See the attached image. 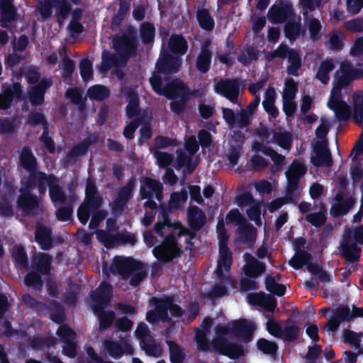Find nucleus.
Listing matches in <instances>:
<instances>
[{
    "label": "nucleus",
    "mask_w": 363,
    "mask_h": 363,
    "mask_svg": "<svg viewBox=\"0 0 363 363\" xmlns=\"http://www.w3.org/2000/svg\"><path fill=\"white\" fill-rule=\"evenodd\" d=\"M149 82L155 93L168 99H190L193 95L189 86L179 78L164 77V79H159L155 76L150 77Z\"/></svg>",
    "instance_id": "nucleus-1"
},
{
    "label": "nucleus",
    "mask_w": 363,
    "mask_h": 363,
    "mask_svg": "<svg viewBox=\"0 0 363 363\" xmlns=\"http://www.w3.org/2000/svg\"><path fill=\"white\" fill-rule=\"evenodd\" d=\"M151 302L155 306V308L148 311L146 313V320L151 324L160 321L170 322L171 318L169 316L168 311L175 318H181L184 313V311L174 302V297L172 296H165L162 298L152 297Z\"/></svg>",
    "instance_id": "nucleus-2"
},
{
    "label": "nucleus",
    "mask_w": 363,
    "mask_h": 363,
    "mask_svg": "<svg viewBox=\"0 0 363 363\" xmlns=\"http://www.w3.org/2000/svg\"><path fill=\"white\" fill-rule=\"evenodd\" d=\"M104 204V199L101 196L99 189L90 178L86 180L85 187V197L83 202L77 209V218L82 225H86L91 214L96 210H99Z\"/></svg>",
    "instance_id": "nucleus-3"
},
{
    "label": "nucleus",
    "mask_w": 363,
    "mask_h": 363,
    "mask_svg": "<svg viewBox=\"0 0 363 363\" xmlns=\"http://www.w3.org/2000/svg\"><path fill=\"white\" fill-rule=\"evenodd\" d=\"M113 47L125 64L128 59L135 57L137 53V36L134 30H130L122 35L116 34L113 38Z\"/></svg>",
    "instance_id": "nucleus-4"
},
{
    "label": "nucleus",
    "mask_w": 363,
    "mask_h": 363,
    "mask_svg": "<svg viewBox=\"0 0 363 363\" xmlns=\"http://www.w3.org/2000/svg\"><path fill=\"white\" fill-rule=\"evenodd\" d=\"M182 63L181 57L162 49L150 77L155 76L159 79H164V77L174 74L179 72Z\"/></svg>",
    "instance_id": "nucleus-5"
},
{
    "label": "nucleus",
    "mask_w": 363,
    "mask_h": 363,
    "mask_svg": "<svg viewBox=\"0 0 363 363\" xmlns=\"http://www.w3.org/2000/svg\"><path fill=\"white\" fill-rule=\"evenodd\" d=\"M52 174H48L39 169L32 172L19 174L21 189L28 191L37 189L40 195H45L47 191V184L52 179Z\"/></svg>",
    "instance_id": "nucleus-6"
},
{
    "label": "nucleus",
    "mask_w": 363,
    "mask_h": 363,
    "mask_svg": "<svg viewBox=\"0 0 363 363\" xmlns=\"http://www.w3.org/2000/svg\"><path fill=\"white\" fill-rule=\"evenodd\" d=\"M143 268V263L132 257L116 256L110 267L111 272L119 274L124 280L128 279L134 271H140Z\"/></svg>",
    "instance_id": "nucleus-7"
},
{
    "label": "nucleus",
    "mask_w": 363,
    "mask_h": 363,
    "mask_svg": "<svg viewBox=\"0 0 363 363\" xmlns=\"http://www.w3.org/2000/svg\"><path fill=\"white\" fill-rule=\"evenodd\" d=\"M241 81L238 78H222L214 85V91L234 104H238Z\"/></svg>",
    "instance_id": "nucleus-8"
},
{
    "label": "nucleus",
    "mask_w": 363,
    "mask_h": 363,
    "mask_svg": "<svg viewBox=\"0 0 363 363\" xmlns=\"http://www.w3.org/2000/svg\"><path fill=\"white\" fill-rule=\"evenodd\" d=\"M296 13L293 5L286 0H280L273 4L268 10V19L273 24L285 23L289 20L295 18Z\"/></svg>",
    "instance_id": "nucleus-9"
},
{
    "label": "nucleus",
    "mask_w": 363,
    "mask_h": 363,
    "mask_svg": "<svg viewBox=\"0 0 363 363\" xmlns=\"http://www.w3.org/2000/svg\"><path fill=\"white\" fill-rule=\"evenodd\" d=\"M19 196L16 200V206L25 215L36 216L40 206V199L30 191L26 189H19Z\"/></svg>",
    "instance_id": "nucleus-10"
},
{
    "label": "nucleus",
    "mask_w": 363,
    "mask_h": 363,
    "mask_svg": "<svg viewBox=\"0 0 363 363\" xmlns=\"http://www.w3.org/2000/svg\"><path fill=\"white\" fill-rule=\"evenodd\" d=\"M23 99V91L19 82H14L3 89L0 93V110L6 111L16 99L21 101Z\"/></svg>",
    "instance_id": "nucleus-11"
},
{
    "label": "nucleus",
    "mask_w": 363,
    "mask_h": 363,
    "mask_svg": "<svg viewBox=\"0 0 363 363\" xmlns=\"http://www.w3.org/2000/svg\"><path fill=\"white\" fill-rule=\"evenodd\" d=\"M39 169L38 161L29 146H24L18 155L17 170L19 174Z\"/></svg>",
    "instance_id": "nucleus-12"
},
{
    "label": "nucleus",
    "mask_w": 363,
    "mask_h": 363,
    "mask_svg": "<svg viewBox=\"0 0 363 363\" xmlns=\"http://www.w3.org/2000/svg\"><path fill=\"white\" fill-rule=\"evenodd\" d=\"M104 347L108 355L116 359H120L125 354L132 355L134 353L133 346L126 339L121 340V342L111 340H105Z\"/></svg>",
    "instance_id": "nucleus-13"
},
{
    "label": "nucleus",
    "mask_w": 363,
    "mask_h": 363,
    "mask_svg": "<svg viewBox=\"0 0 363 363\" xmlns=\"http://www.w3.org/2000/svg\"><path fill=\"white\" fill-rule=\"evenodd\" d=\"M254 332V326L246 319L235 320L230 328V333L238 338H242L246 342L251 341ZM222 333L225 335L230 333L229 329L222 328Z\"/></svg>",
    "instance_id": "nucleus-14"
},
{
    "label": "nucleus",
    "mask_w": 363,
    "mask_h": 363,
    "mask_svg": "<svg viewBox=\"0 0 363 363\" xmlns=\"http://www.w3.org/2000/svg\"><path fill=\"white\" fill-rule=\"evenodd\" d=\"M345 195L342 192H337L333 199L335 203H333L330 208V215L334 218L346 215L352 209L355 203V200L352 196H350L344 199Z\"/></svg>",
    "instance_id": "nucleus-15"
},
{
    "label": "nucleus",
    "mask_w": 363,
    "mask_h": 363,
    "mask_svg": "<svg viewBox=\"0 0 363 363\" xmlns=\"http://www.w3.org/2000/svg\"><path fill=\"white\" fill-rule=\"evenodd\" d=\"M327 141H318L314 146L315 156L311 158V162L317 167H330L333 163L331 153L328 148Z\"/></svg>",
    "instance_id": "nucleus-16"
},
{
    "label": "nucleus",
    "mask_w": 363,
    "mask_h": 363,
    "mask_svg": "<svg viewBox=\"0 0 363 363\" xmlns=\"http://www.w3.org/2000/svg\"><path fill=\"white\" fill-rule=\"evenodd\" d=\"M34 234L35 241L41 250L48 251L52 248L55 240L50 228L38 222L35 225Z\"/></svg>",
    "instance_id": "nucleus-17"
},
{
    "label": "nucleus",
    "mask_w": 363,
    "mask_h": 363,
    "mask_svg": "<svg viewBox=\"0 0 363 363\" xmlns=\"http://www.w3.org/2000/svg\"><path fill=\"white\" fill-rule=\"evenodd\" d=\"M361 248L356 242L351 241L350 236L345 237L340 246L341 257L348 262L359 261L361 256Z\"/></svg>",
    "instance_id": "nucleus-18"
},
{
    "label": "nucleus",
    "mask_w": 363,
    "mask_h": 363,
    "mask_svg": "<svg viewBox=\"0 0 363 363\" xmlns=\"http://www.w3.org/2000/svg\"><path fill=\"white\" fill-rule=\"evenodd\" d=\"M187 221L190 229L199 231L206 223V216L197 206H189L186 210Z\"/></svg>",
    "instance_id": "nucleus-19"
},
{
    "label": "nucleus",
    "mask_w": 363,
    "mask_h": 363,
    "mask_svg": "<svg viewBox=\"0 0 363 363\" xmlns=\"http://www.w3.org/2000/svg\"><path fill=\"white\" fill-rule=\"evenodd\" d=\"M188 48V42L182 34L172 33L167 42V48L164 50L182 58L186 53Z\"/></svg>",
    "instance_id": "nucleus-20"
},
{
    "label": "nucleus",
    "mask_w": 363,
    "mask_h": 363,
    "mask_svg": "<svg viewBox=\"0 0 363 363\" xmlns=\"http://www.w3.org/2000/svg\"><path fill=\"white\" fill-rule=\"evenodd\" d=\"M52 257L48 254L40 252L34 255L31 260V269L49 277L51 274Z\"/></svg>",
    "instance_id": "nucleus-21"
},
{
    "label": "nucleus",
    "mask_w": 363,
    "mask_h": 363,
    "mask_svg": "<svg viewBox=\"0 0 363 363\" xmlns=\"http://www.w3.org/2000/svg\"><path fill=\"white\" fill-rule=\"evenodd\" d=\"M92 301L96 303L94 306L106 307L113 297V286L107 281H102L100 286L93 291L91 295Z\"/></svg>",
    "instance_id": "nucleus-22"
},
{
    "label": "nucleus",
    "mask_w": 363,
    "mask_h": 363,
    "mask_svg": "<svg viewBox=\"0 0 363 363\" xmlns=\"http://www.w3.org/2000/svg\"><path fill=\"white\" fill-rule=\"evenodd\" d=\"M244 258L246 264L243 268V271L246 277L256 279L265 272V264L255 258L250 253H245Z\"/></svg>",
    "instance_id": "nucleus-23"
},
{
    "label": "nucleus",
    "mask_w": 363,
    "mask_h": 363,
    "mask_svg": "<svg viewBox=\"0 0 363 363\" xmlns=\"http://www.w3.org/2000/svg\"><path fill=\"white\" fill-rule=\"evenodd\" d=\"M154 257L162 263L172 262L174 259L181 257L183 254L182 249H174L164 245H158L152 250Z\"/></svg>",
    "instance_id": "nucleus-24"
},
{
    "label": "nucleus",
    "mask_w": 363,
    "mask_h": 363,
    "mask_svg": "<svg viewBox=\"0 0 363 363\" xmlns=\"http://www.w3.org/2000/svg\"><path fill=\"white\" fill-rule=\"evenodd\" d=\"M306 32V28L301 25L300 16L297 18H293V20H289L284 24V35L291 42L296 40L299 37H303Z\"/></svg>",
    "instance_id": "nucleus-25"
},
{
    "label": "nucleus",
    "mask_w": 363,
    "mask_h": 363,
    "mask_svg": "<svg viewBox=\"0 0 363 363\" xmlns=\"http://www.w3.org/2000/svg\"><path fill=\"white\" fill-rule=\"evenodd\" d=\"M105 307L94 306L93 311L99 319V330L104 332L111 326L116 318V313L113 311H104Z\"/></svg>",
    "instance_id": "nucleus-26"
},
{
    "label": "nucleus",
    "mask_w": 363,
    "mask_h": 363,
    "mask_svg": "<svg viewBox=\"0 0 363 363\" xmlns=\"http://www.w3.org/2000/svg\"><path fill=\"white\" fill-rule=\"evenodd\" d=\"M236 233L240 235V241L250 247H252L256 241L257 229L247 220L238 226Z\"/></svg>",
    "instance_id": "nucleus-27"
},
{
    "label": "nucleus",
    "mask_w": 363,
    "mask_h": 363,
    "mask_svg": "<svg viewBox=\"0 0 363 363\" xmlns=\"http://www.w3.org/2000/svg\"><path fill=\"white\" fill-rule=\"evenodd\" d=\"M233 264V253L229 247L219 248V259L216 272L218 277L223 276V271L229 272Z\"/></svg>",
    "instance_id": "nucleus-28"
},
{
    "label": "nucleus",
    "mask_w": 363,
    "mask_h": 363,
    "mask_svg": "<svg viewBox=\"0 0 363 363\" xmlns=\"http://www.w3.org/2000/svg\"><path fill=\"white\" fill-rule=\"evenodd\" d=\"M128 105L125 108L126 116L129 118H133L140 114V100L138 93L132 89H128L125 93Z\"/></svg>",
    "instance_id": "nucleus-29"
},
{
    "label": "nucleus",
    "mask_w": 363,
    "mask_h": 363,
    "mask_svg": "<svg viewBox=\"0 0 363 363\" xmlns=\"http://www.w3.org/2000/svg\"><path fill=\"white\" fill-rule=\"evenodd\" d=\"M1 26L8 28V23L16 21L18 19L17 10L13 4L0 3Z\"/></svg>",
    "instance_id": "nucleus-30"
},
{
    "label": "nucleus",
    "mask_w": 363,
    "mask_h": 363,
    "mask_svg": "<svg viewBox=\"0 0 363 363\" xmlns=\"http://www.w3.org/2000/svg\"><path fill=\"white\" fill-rule=\"evenodd\" d=\"M52 177L53 179H50L47 184V187L49 188L50 198L53 203H65L67 201V196L59 184V179L54 174Z\"/></svg>",
    "instance_id": "nucleus-31"
},
{
    "label": "nucleus",
    "mask_w": 363,
    "mask_h": 363,
    "mask_svg": "<svg viewBox=\"0 0 363 363\" xmlns=\"http://www.w3.org/2000/svg\"><path fill=\"white\" fill-rule=\"evenodd\" d=\"M11 257L15 266L20 269L28 268V258L25 247L22 245H15L11 251Z\"/></svg>",
    "instance_id": "nucleus-32"
},
{
    "label": "nucleus",
    "mask_w": 363,
    "mask_h": 363,
    "mask_svg": "<svg viewBox=\"0 0 363 363\" xmlns=\"http://www.w3.org/2000/svg\"><path fill=\"white\" fill-rule=\"evenodd\" d=\"M196 20L201 28L210 32L215 27V21L208 9L201 8L196 11Z\"/></svg>",
    "instance_id": "nucleus-33"
},
{
    "label": "nucleus",
    "mask_w": 363,
    "mask_h": 363,
    "mask_svg": "<svg viewBox=\"0 0 363 363\" xmlns=\"http://www.w3.org/2000/svg\"><path fill=\"white\" fill-rule=\"evenodd\" d=\"M276 92L274 88H268L265 92L262 106L264 111L273 118L279 116V110L275 106Z\"/></svg>",
    "instance_id": "nucleus-34"
},
{
    "label": "nucleus",
    "mask_w": 363,
    "mask_h": 363,
    "mask_svg": "<svg viewBox=\"0 0 363 363\" xmlns=\"http://www.w3.org/2000/svg\"><path fill=\"white\" fill-rule=\"evenodd\" d=\"M271 143H276L280 147L289 150L293 145L292 134L286 130L273 131V135L270 140Z\"/></svg>",
    "instance_id": "nucleus-35"
},
{
    "label": "nucleus",
    "mask_w": 363,
    "mask_h": 363,
    "mask_svg": "<svg viewBox=\"0 0 363 363\" xmlns=\"http://www.w3.org/2000/svg\"><path fill=\"white\" fill-rule=\"evenodd\" d=\"M334 84L344 89L348 86L353 82L349 65H341L340 71H337L335 74Z\"/></svg>",
    "instance_id": "nucleus-36"
},
{
    "label": "nucleus",
    "mask_w": 363,
    "mask_h": 363,
    "mask_svg": "<svg viewBox=\"0 0 363 363\" xmlns=\"http://www.w3.org/2000/svg\"><path fill=\"white\" fill-rule=\"evenodd\" d=\"M287 60L289 63V65L286 68L287 74L289 75L298 77L299 75L298 71L302 66V60L299 52L294 48L291 49L287 56Z\"/></svg>",
    "instance_id": "nucleus-37"
},
{
    "label": "nucleus",
    "mask_w": 363,
    "mask_h": 363,
    "mask_svg": "<svg viewBox=\"0 0 363 363\" xmlns=\"http://www.w3.org/2000/svg\"><path fill=\"white\" fill-rule=\"evenodd\" d=\"M55 7H56L57 23L62 26L71 12L72 6L67 0H55Z\"/></svg>",
    "instance_id": "nucleus-38"
},
{
    "label": "nucleus",
    "mask_w": 363,
    "mask_h": 363,
    "mask_svg": "<svg viewBox=\"0 0 363 363\" xmlns=\"http://www.w3.org/2000/svg\"><path fill=\"white\" fill-rule=\"evenodd\" d=\"M166 343L169 347L171 363H183L186 358L184 349L173 340H167Z\"/></svg>",
    "instance_id": "nucleus-39"
},
{
    "label": "nucleus",
    "mask_w": 363,
    "mask_h": 363,
    "mask_svg": "<svg viewBox=\"0 0 363 363\" xmlns=\"http://www.w3.org/2000/svg\"><path fill=\"white\" fill-rule=\"evenodd\" d=\"M155 37V27L153 23L145 21L140 26V38L143 44H152Z\"/></svg>",
    "instance_id": "nucleus-40"
},
{
    "label": "nucleus",
    "mask_w": 363,
    "mask_h": 363,
    "mask_svg": "<svg viewBox=\"0 0 363 363\" xmlns=\"http://www.w3.org/2000/svg\"><path fill=\"white\" fill-rule=\"evenodd\" d=\"M109 89L102 84H94L87 89V96L90 99L102 101L110 96Z\"/></svg>",
    "instance_id": "nucleus-41"
},
{
    "label": "nucleus",
    "mask_w": 363,
    "mask_h": 363,
    "mask_svg": "<svg viewBox=\"0 0 363 363\" xmlns=\"http://www.w3.org/2000/svg\"><path fill=\"white\" fill-rule=\"evenodd\" d=\"M313 257L307 251H297L295 255L289 261V264L296 270L301 269L307 265L312 259Z\"/></svg>",
    "instance_id": "nucleus-42"
},
{
    "label": "nucleus",
    "mask_w": 363,
    "mask_h": 363,
    "mask_svg": "<svg viewBox=\"0 0 363 363\" xmlns=\"http://www.w3.org/2000/svg\"><path fill=\"white\" fill-rule=\"evenodd\" d=\"M328 108L334 111L335 117L340 122L347 121L350 118L351 108L345 101L330 104Z\"/></svg>",
    "instance_id": "nucleus-43"
},
{
    "label": "nucleus",
    "mask_w": 363,
    "mask_h": 363,
    "mask_svg": "<svg viewBox=\"0 0 363 363\" xmlns=\"http://www.w3.org/2000/svg\"><path fill=\"white\" fill-rule=\"evenodd\" d=\"M213 53L203 50L199 52L196 60V68L201 74H206L211 69Z\"/></svg>",
    "instance_id": "nucleus-44"
},
{
    "label": "nucleus",
    "mask_w": 363,
    "mask_h": 363,
    "mask_svg": "<svg viewBox=\"0 0 363 363\" xmlns=\"http://www.w3.org/2000/svg\"><path fill=\"white\" fill-rule=\"evenodd\" d=\"M140 347L149 356L159 357L162 354V347L160 344L155 342L153 337H147V340L140 342Z\"/></svg>",
    "instance_id": "nucleus-45"
},
{
    "label": "nucleus",
    "mask_w": 363,
    "mask_h": 363,
    "mask_svg": "<svg viewBox=\"0 0 363 363\" xmlns=\"http://www.w3.org/2000/svg\"><path fill=\"white\" fill-rule=\"evenodd\" d=\"M335 68L333 62L330 60L322 61L318 69L315 77L323 84L329 82V74Z\"/></svg>",
    "instance_id": "nucleus-46"
},
{
    "label": "nucleus",
    "mask_w": 363,
    "mask_h": 363,
    "mask_svg": "<svg viewBox=\"0 0 363 363\" xmlns=\"http://www.w3.org/2000/svg\"><path fill=\"white\" fill-rule=\"evenodd\" d=\"M265 288L267 291L279 297L285 294L286 289L284 284L277 283L272 274L265 278Z\"/></svg>",
    "instance_id": "nucleus-47"
},
{
    "label": "nucleus",
    "mask_w": 363,
    "mask_h": 363,
    "mask_svg": "<svg viewBox=\"0 0 363 363\" xmlns=\"http://www.w3.org/2000/svg\"><path fill=\"white\" fill-rule=\"evenodd\" d=\"M121 61L123 62L120 57H117L107 50L102 52V61L101 71L106 72L113 67H117L120 65Z\"/></svg>",
    "instance_id": "nucleus-48"
},
{
    "label": "nucleus",
    "mask_w": 363,
    "mask_h": 363,
    "mask_svg": "<svg viewBox=\"0 0 363 363\" xmlns=\"http://www.w3.org/2000/svg\"><path fill=\"white\" fill-rule=\"evenodd\" d=\"M96 238L106 249H111L115 245H118V233L114 235L109 232L99 230L96 232Z\"/></svg>",
    "instance_id": "nucleus-49"
},
{
    "label": "nucleus",
    "mask_w": 363,
    "mask_h": 363,
    "mask_svg": "<svg viewBox=\"0 0 363 363\" xmlns=\"http://www.w3.org/2000/svg\"><path fill=\"white\" fill-rule=\"evenodd\" d=\"M329 39L326 42L330 49L334 51H340L343 49L345 43L341 31L334 30L328 34Z\"/></svg>",
    "instance_id": "nucleus-50"
},
{
    "label": "nucleus",
    "mask_w": 363,
    "mask_h": 363,
    "mask_svg": "<svg viewBox=\"0 0 363 363\" xmlns=\"http://www.w3.org/2000/svg\"><path fill=\"white\" fill-rule=\"evenodd\" d=\"M92 143L93 141L89 138H85L82 143L71 148L67 154V157L71 160L79 156L84 155L88 152Z\"/></svg>",
    "instance_id": "nucleus-51"
},
{
    "label": "nucleus",
    "mask_w": 363,
    "mask_h": 363,
    "mask_svg": "<svg viewBox=\"0 0 363 363\" xmlns=\"http://www.w3.org/2000/svg\"><path fill=\"white\" fill-rule=\"evenodd\" d=\"M352 98L354 106L353 121L357 124H361L363 121V95L354 93Z\"/></svg>",
    "instance_id": "nucleus-52"
},
{
    "label": "nucleus",
    "mask_w": 363,
    "mask_h": 363,
    "mask_svg": "<svg viewBox=\"0 0 363 363\" xmlns=\"http://www.w3.org/2000/svg\"><path fill=\"white\" fill-rule=\"evenodd\" d=\"M27 123L33 128L41 125L43 131L49 129L48 120L45 116L41 112H30L28 116Z\"/></svg>",
    "instance_id": "nucleus-53"
},
{
    "label": "nucleus",
    "mask_w": 363,
    "mask_h": 363,
    "mask_svg": "<svg viewBox=\"0 0 363 363\" xmlns=\"http://www.w3.org/2000/svg\"><path fill=\"white\" fill-rule=\"evenodd\" d=\"M135 178L132 177L128 180L125 186H122L118 190L116 197L128 203L133 196V191L135 187Z\"/></svg>",
    "instance_id": "nucleus-54"
},
{
    "label": "nucleus",
    "mask_w": 363,
    "mask_h": 363,
    "mask_svg": "<svg viewBox=\"0 0 363 363\" xmlns=\"http://www.w3.org/2000/svg\"><path fill=\"white\" fill-rule=\"evenodd\" d=\"M41 276V274L32 269L25 276L24 283L27 286L32 287L36 290H40L43 286V281Z\"/></svg>",
    "instance_id": "nucleus-55"
},
{
    "label": "nucleus",
    "mask_w": 363,
    "mask_h": 363,
    "mask_svg": "<svg viewBox=\"0 0 363 363\" xmlns=\"http://www.w3.org/2000/svg\"><path fill=\"white\" fill-rule=\"evenodd\" d=\"M150 151L154 155L157 160V164L161 168H165L168 167L172 163L174 160L173 155L169 152L155 150L152 147L150 149Z\"/></svg>",
    "instance_id": "nucleus-56"
},
{
    "label": "nucleus",
    "mask_w": 363,
    "mask_h": 363,
    "mask_svg": "<svg viewBox=\"0 0 363 363\" xmlns=\"http://www.w3.org/2000/svg\"><path fill=\"white\" fill-rule=\"evenodd\" d=\"M223 355L233 359L240 358L245 355L244 347L241 344L228 341L226 350L225 352H223Z\"/></svg>",
    "instance_id": "nucleus-57"
},
{
    "label": "nucleus",
    "mask_w": 363,
    "mask_h": 363,
    "mask_svg": "<svg viewBox=\"0 0 363 363\" xmlns=\"http://www.w3.org/2000/svg\"><path fill=\"white\" fill-rule=\"evenodd\" d=\"M322 25L320 21L316 18H311L308 23V28L310 37L313 41H318L321 38Z\"/></svg>",
    "instance_id": "nucleus-58"
},
{
    "label": "nucleus",
    "mask_w": 363,
    "mask_h": 363,
    "mask_svg": "<svg viewBox=\"0 0 363 363\" xmlns=\"http://www.w3.org/2000/svg\"><path fill=\"white\" fill-rule=\"evenodd\" d=\"M144 186H141L140 187H145L147 191L152 194H155L157 198H159V196L162 194V184L152 178L145 177L143 180Z\"/></svg>",
    "instance_id": "nucleus-59"
},
{
    "label": "nucleus",
    "mask_w": 363,
    "mask_h": 363,
    "mask_svg": "<svg viewBox=\"0 0 363 363\" xmlns=\"http://www.w3.org/2000/svg\"><path fill=\"white\" fill-rule=\"evenodd\" d=\"M65 96L70 100V101L79 106V109L82 111L85 106V102L82 99V92L77 88H69L65 93Z\"/></svg>",
    "instance_id": "nucleus-60"
},
{
    "label": "nucleus",
    "mask_w": 363,
    "mask_h": 363,
    "mask_svg": "<svg viewBox=\"0 0 363 363\" xmlns=\"http://www.w3.org/2000/svg\"><path fill=\"white\" fill-rule=\"evenodd\" d=\"M301 328L296 325H287L283 328L281 337L285 342H293L297 340Z\"/></svg>",
    "instance_id": "nucleus-61"
},
{
    "label": "nucleus",
    "mask_w": 363,
    "mask_h": 363,
    "mask_svg": "<svg viewBox=\"0 0 363 363\" xmlns=\"http://www.w3.org/2000/svg\"><path fill=\"white\" fill-rule=\"evenodd\" d=\"M257 347L259 350L265 354H274L278 350V345L276 342L264 338H259L257 340Z\"/></svg>",
    "instance_id": "nucleus-62"
},
{
    "label": "nucleus",
    "mask_w": 363,
    "mask_h": 363,
    "mask_svg": "<svg viewBox=\"0 0 363 363\" xmlns=\"http://www.w3.org/2000/svg\"><path fill=\"white\" fill-rule=\"evenodd\" d=\"M253 115L244 108H241L237 113L235 125L240 128H247L252 123Z\"/></svg>",
    "instance_id": "nucleus-63"
},
{
    "label": "nucleus",
    "mask_w": 363,
    "mask_h": 363,
    "mask_svg": "<svg viewBox=\"0 0 363 363\" xmlns=\"http://www.w3.org/2000/svg\"><path fill=\"white\" fill-rule=\"evenodd\" d=\"M306 220L314 227L320 228L325 224L327 217L325 212L319 211L318 212L308 213L306 216Z\"/></svg>",
    "instance_id": "nucleus-64"
}]
</instances>
